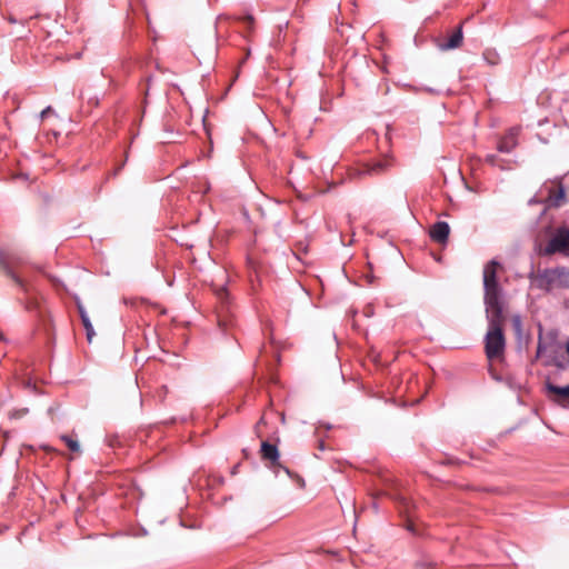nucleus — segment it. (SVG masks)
<instances>
[{"instance_id": "obj_1", "label": "nucleus", "mask_w": 569, "mask_h": 569, "mask_svg": "<svg viewBox=\"0 0 569 569\" xmlns=\"http://www.w3.org/2000/svg\"><path fill=\"white\" fill-rule=\"evenodd\" d=\"M488 330L485 336V352L489 360L503 356L506 339L502 332L503 310L486 311Z\"/></svg>"}, {"instance_id": "obj_2", "label": "nucleus", "mask_w": 569, "mask_h": 569, "mask_svg": "<svg viewBox=\"0 0 569 569\" xmlns=\"http://www.w3.org/2000/svg\"><path fill=\"white\" fill-rule=\"evenodd\" d=\"M501 264L498 260L492 259L487 262L483 267V301L486 306V311L492 310H503L502 306V290L498 282L497 270Z\"/></svg>"}, {"instance_id": "obj_3", "label": "nucleus", "mask_w": 569, "mask_h": 569, "mask_svg": "<svg viewBox=\"0 0 569 569\" xmlns=\"http://www.w3.org/2000/svg\"><path fill=\"white\" fill-rule=\"evenodd\" d=\"M24 264L26 258L22 254L12 250L0 249V268L24 293H29L31 286L17 272V270L22 269Z\"/></svg>"}, {"instance_id": "obj_4", "label": "nucleus", "mask_w": 569, "mask_h": 569, "mask_svg": "<svg viewBox=\"0 0 569 569\" xmlns=\"http://www.w3.org/2000/svg\"><path fill=\"white\" fill-rule=\"evenodd\" d=\"M558 252L569 256V228L567 227L558 228L545 248L546 254Z\"/></svg>"}, {"instance_id": "obj_5", "label": "nucleus", "mask_w": 569, "mask_h": 569, "mask_svg": "<svg viewBox=\"0 0 569 569\" xmlns=\"http://www.w3.org/2000/svg\"><path fill=\"white\" fill-rule=\"evenodd\" d=\"M530 279L537 288L549 291L552 287H557L556 268H546L536 274L531 273Z\"/></svg>"}, {"instance_id": "obj_6", "label": "nucleus", "mask_w": 569, "mask_h": 569, "mask_svg": "<svg viewBox=\"0 0 569 569\" xmlns=\"http://www.w3.org/2000/svg\"><path fill=\"white\" fill-rule=\"evenodd\" d=\"M391 166V161L387 158L371 160L361 164L357 170V176H379L386 172Z\"/></svg>"}, {"instance_id": "obj_7", "label": "nucleus", "mask_w": 569, "mask_h": 569, "mask_svg": "<svg viewBox=\"0 0 569 569\" xmlns=\"http://www.w3.org/2000/svg\"><path fill=\"white\" fill-rule=\"evenodd\" d=\"M260 451H261V458L263 460L270 461L271 467L281 468L287 475H290L289 469L286 467H282L279 462V450L276 445H272L268 441H262Z\"/></svg>"}, {"instance_id": "obj_8", "label": "nucleus", "mask_w": 569, "mask_h": 569, "mask_svg": "<svg viewBox=\"0 0 569 569\" xmlns=\"http://www.w3.org/2000/svg\"><path fill=\"white\" fill-rule=\"evenodd\" d=\"M520 128H510L507 133L499 140L497 149L502 153H510L518 146V134Z\"/></svg>"}, {"instance_id": "obj_9", "label": "nucleus", "mask_w": 569, "mask_h": 569, "mask_svg": "<svg viewBox=\"0 0 569 569\" xmlns=\"http://www.w3.org/2000/svg\"><path fill=\"white\" fill-rule=\"evenodd\" d=\"M553 183L557 184V189L548 188V197L545 201L549 207L559 208L565 202L566 190L561 180H555Z\"/></svg>"}, {"instance_id": "obj_10", "label": "nucleus", "mask_w": 569, "mask_h": 569, "mask_svg": "<svg viewBox=\"0 0 569 569\" xmlns=\"http://www.w3.org/2000/svg\"><path fill=\"white\" fill-rule=\"evenodd\" d=\"M450 227L446 221H437L430 227L429 237L432 241L445 244L448 241Z\"/></svg>"}, {"instance_id": "obj_11", "label": "nucleus", "mask_w": 569, "mask_h": 569, "mask_svg": "<svg viewBox=\"0 0 569 569\" xmlns=\"http://www.w3.org/2000/svg\"><path fill=\"white\" fill-rule=\"evenodd\" d=\"M463 41L462 27L458 26L447 41L438 43V48L441 51H448L459 48Z\"/></svg>"}, {"instance_id": "obj_12", "label": "nucleus", "mask_w": 569, "mask_h": 569, "mask_svg": "<svg viewBox=\"0 0 569 569\" xmlns=\"http://www.w3.org/2000/svg\"><path fill=\"white\" fill-rule=\"evenodd\" d=\"M557 287L569 288V268L556 267Z\"/></svg>"}, {"instance_id": "obj_13", "label": "nucleus", "mask_w": 569, "mask_h": 569, "mask_svg": "<svg viewBox=\"0 0 569 569\" xmlns=\"http://www.w3.org/2000/svg\"><path fill=\"white\" fill-rule=\"evenodd\" d=\"M546 388L549 392L558 396L561 399H569V385L565 387H559L551 382H547Z\"/></svg>"}, {"instance_id": "obj_14", "label": "nucleus", "mask_w": 569, "mask_h": 569, "mask_svg": "<svg viewBox=\"0 0 569 569\" xmlns=\"http://www.w3.org/2000/svg\"><path fill=\"white\" fill-rule=\"evenodd\" d=\"M81 322H82L83 328L86 330L87 340L89 342H91V340L94 337L96 332H94L93 326H92V323L90 321V318L89 317H83Z\"/></svg>"}, {"instance_id": "obj_15", "label": "nucleus", "mask_w": 569, "mask_h": 569, "mask_svg": "<svg viewBox=\"0 0 569 569\" xmlns=\"http://www.w3.org/2000/svg\"><path fill=\"white\" fill-rule=\"evenodd\" d=\"M61 440L67 445V447L72 452H80V445L77 440L72 439L70 436L62 435Z\"/></svg>"}, {"instance_id": "obj_16", "label": "nucleus", "mask_w": 569, "mask_h": 569, "mask_svg": "<svg viewBox=\"0 0 569 569\" xmlns=\"http://www.w3.org/2000/svg\"><path fill=\"white\" fill-rule=\"evenodd\" d=\"M483 59L491 66H495L499 62V54L496 50L487 49L483 52Z\"/></svg>"}, {"instance_id": "obj_17", "label": "nucleus", "mask_w": 569, "mask_h": 569, "mask_svg": "<svg viewBox=\"0 0 569 569\" xmlns=\"http://www.w3.org/2000/svg\"><path fill=\"white\" fill-rule=\"evenodd\" d=\"M547 350V345L542 342L541 335L539 336L538 347H537V357H541L543 352Z\"/></svg>"}, {"instance_id": "obj_18", "label": "nucleus", "mask_w": 569, "mask_h": 569, "mask_svg": "<svg viewBox=\"0 0 569 569\" xmlns=\"http://www.w3.org/2000/svg\"><path fill=\"white\" fill-rule=\"evenodd\" d=\"M76 303H77V309H78L80 319L82 320L83 317H89L84 306L79 300H77Z\"/></svg>"}, {"instance_id": "obj_19", "label": "nucleus", "mask_w": 569, "mask_h": 569, "mask_svg": "<svg viewBox=\"0 0 569 569\" xmlns=\"http://www.w3.org/2000/svg\"><path fill=\"white\" fill-rule=\"evenodd\" d=\"M27 413H28V409L23 408V409L16 410V411L11 412L10 418H21L22 416H24Z\"/></svg>"}, {"instance_id": "obj_20", "label": "nucleus", "mask_w": 569, "mask_h": 569, "mask_svg": "<svg viewBox=\"0 0 569 569\" xmlns=\"http://www.w3.org/2000/svg\"><path fill=\"white\" fill-rule=\"evenodd\" d=\"M486 161L491 166H498V156L496 154H488L486 157Z\"/></svg>"}, {"instance_id": "obj_21", "label": "nucleus", "mask_w": 569, "mask_h": 569, "mask_svg": "<svg viewBox=\"0 0 569 569\" xmlns=\"http://www.w3.org/2000/svg\"><path fill=\"white\" fill-rule=\"evenodd\" d=\"M243 22H246L248 24L249 28L252 27L253 22H254V19L251 14H247L242 18Z\"/></svg>"}, {"instance_id": "obj_22", "label": "nucleus", "mask_w": 569, "mask_h": 569, "mask_svg": "<svg viewBox=\"0 0 569 569\" xmlns=\"http://www.w3.org/2000/svg\"><path fill=\"white\" fill-rule=\"evenodd\" d=\"M217 295L218 297L223 300L227 296H228V292L226 290V288L223 287H220L218 290H217Z\"/></svg>"}, {"instance_id": "obj_23", "label": "nucleus", "mask_w": 569, "mask_h": 569, "mask_svg": "<svg viewBox=\"0 0 569 569\" xmlns=\"http://www.w3.org/2000/svg\"><path fill=\"white\" fill-rule=\"evenodd\" d=\"M365 278H366V280H367V282L369 284H373L375 283V276L373 274L367 273V274H365Z\"/></svg>"}, {"instance_id": "obj_24", "label": "nucleus", "mask_w": 569, "mask_h": 569, "mask_svg": "<svg viewBox=\"0 0 569 569\" xmlns=\"http://www.w3.org/2000/svg\"><path fill=\"white\" fill-rule=\"evenodd\" d=\"M51 110L50 107H48L47 109H44L42 112H41V118H44L46 114H48V112Z\"/></svg>"}, {"instance_id": "obj_25", "label": "nucleus", "mask_w": 569, "mask_h": 569, "mask_svg": "<svg viewBox=\"0 0 569 569\" xmlns=\"http://www.w3.org/2000/svg\"><path fill=\"white\" fill-rule=\"evenodd\" d=\"M536 202H538V201L535 198L529 200V204H532V203H536Z\"/></svg>"}, {"instance_id": "obj_26", "label": "nucleus", "mask_w": 569, "mask_h": 569, "mask_svg": "<svg viewBox=\"0 0 569 569\" xmlns=\"http://www.w3.org/2000/svg\"><path fill=\"white\" fill-rule=\"evenodd\" d=\"M122 166H120L118 169L114 170L113 172V176L118 174L119 170L121 169Z\"/></svg>"}, {"instance_id": "obj_27", "label": "nucleus", "mask_w": 569, "mask_h": 569, "mask_svg": "<svg viewBox=\"0 0 569 569\" xmlns=\"http://www.w3.org/2000/svg\"><path fill=\"white\" fill-rule=\"evenodd\" d=\"M567 352L569 355V341H568V345H567Z\"/></svg>"}, {"instance_id": "obj_28", "label": "nucleus", "mask_w": 569, "mask_h": 569, "mask_svg": "<svg viewBox=\"0 0 569 569\" xmlns=\"http://www.w3.org/2000/svg\"><path fill=\"white\" fill-rule=\"evenodd\" d=\"M0 339H2V333L0 332Z\"/></svg>"}]
</instances>
